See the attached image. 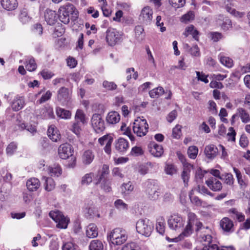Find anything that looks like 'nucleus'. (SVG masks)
<instances>
[{"label": "nucleus", "instance_id": "2", "mask_svg": "<svg viewBox=\"0 0 250 250\" xmlns=\"http://www.w3.org/2000/svg\"><path fill=\"white\" fill-rule=\"evenodd\" d=\"M145 192L149 199L156 201L158 199L159 195L156 180L148 179L145 183Z\"/></svg>", "mask_w": 250, "mask_h": 250}, {"label": "nucleus", "instance_id": "52", "mask_svg": "<svg viewBox=\"0 0 250 250\" xmlns=\"http://www.w3.org/2000/svg\"><path fill=\"white\" fill-rule=\"evenodd\" d=\"M221 63L224 66L230 68L233 66V62L231 59L225 56H221L220 58Z\"/></svg>", "mask_w": 250, "mask_h": 250}, {"label": "nucleus", "instance_id": "30", "mask_svg": "<svg viewBox=\"0 0 250 250\" xmlns=\"http://www.w3.org/2000/svg\"><path fill=\"white\" fill-rule=\"evenodd\" d=\"M48 136L52 141L57 142L61 139V135L57 128L50 126L48 129Z\"/></svg>", "mask_w": 250, "mask_h": 250}, {"label": "nucleus", "instance_id": "24", "mask_svg": "<svg viewBox=\"0 0 250 250\" xmlns=\"http://www.w3.org/2000/svg\"><path fill=\"white\" fill-rule=\"evenodd\" d=\"M40 115L42 118L45 119L53 118L54 115L53 108L49 105H45L41 109Z\"/></svg>", "mask_w": 250, "mask_h": 250}, {"label": "nucleus", "instance_id": "13", "mask_svg": "<svg viewBox=\"0 0 250 250\" xmlns=\"http://www.w3.org/2000/svg\"><path fill=\"white\" fill-rule=\"evenodd\" d=\"M188 224L195 226V231L198 233L200 230L202 232L205 231V227H203L202 223L197 218V216L195 213L190 212L188 213Z\"/></svg>", "mask_w": 250, "mask_h": 250}, {"label": "nucleus", "instance_id": "36", "mask_svg": "<svg viewBox=\"0 0 250 250\" xmlns=\"http://www.w3.org/2000/svg\"><path fill=\"white\" fill-rule=\"evenodd\" d=\"M48 173L51 176L58 177L62 174V169L58 165H54L47 168Z\"/></svg>", "mask_w": 250, "mask_h": 250}, {"label": "nucleus", "instance_id": "20", "mask_svg": "<svg viewBox=\"0 0 250 250\" xmlns=\"http://www.w3.org/2000/svg\"><path fill=\"white\" fill-rule=\"evenodd\" d=\"M58 15L55 11L47 9L44 12V19L47 23L50 25H53L57 21Z\"/></svg>", "mask_w": 250, "mask_h": 250}, {"label": "nucleus", "instance_id": "55", "mask_svg": "<svg viewBox=\"0 0 250 250\" xmlns=\"http://www.w3.org/2000/svg\"><path fill=\"white\" fill-rule=\"evenodd\" d=\"M169 2L173 7L177 9L184 6L186 0H169Z\"/></svg>", "mask_w": 250, "mask_h": 250}, {"label": "nucleus", "instance_id": "46", "mask_svg": "<svg viewBox=\"0 0 250 250\" xmlns=\"http://www.w3.org/2000/svg\"><path fill=\"white\" fill-rule=\"evenodd\" d=\"M165 171L168 175H173L176 173L177 167L173 164L166 163L165 167Z\"/></svg>", "mask_w": 250, "mask_h": 250}, {"label": "nucleus", "instance_id": "57", "mask_svg": "<svg viewBox=\"0 0 250 250\" xmlns=\"http://www.w3.org/2000/svg\"><path fill=\"white\" fill-rule=\"evenodd\" d=\"M115 207L120 210H127L128 205L121 199H118L114 202Z\"/></svg>", "mask_w": 250, "mask_h": 250}, {"label": "nucleus", "instance_id": "33", "mask_svg": "<svg viewBox=\"0 0 250 250\" xmlns=\"http://www.w3.org/2000/svg\"><path fill=\"white\" fill-rule=\"evenodd\" d=\"M86 236L90 238H95L98 236V232L97 226L94 224H89L86 230Z\"/></svg>", "mask_w": 250, "mask_h": 250}, {"label": "nucleus", "instance_id": "53", "mask_svg": "<svg viewBox=\"0 0 250 250\" xmlns=\"http://www.w3.org/2000/svg\"><path fill=\"white\" fill-rule=\"evenodd\" d=\"M68 220L63 215L60 218L57 223V227L60 229H66L67 227Z\"/></svg>", "mask_w": 250, "mask_h": 250}, {"label": "nucleus", "instance_id": "22", "mask_svg": "<svg viewBox=\"0 0 250 250\" xmlns=\"http://www.w3.org/2000/svg\"><path fill=\"white\" fill-rule=\"evenodd\" d=\"M193 166L189 163H185L183 167V170L181 173V178L184 183L185 186L188 184L190 173L192 168Z\"/></svg>", "mask_w": 250, "mask_h": 250}, {"label": "nucleus", "instance_id": "41", "mask_svg": "<svg viewBox=\"0 0 250 250\" xmlns=\"http://www.w3.org/2000/svg\"><path fill=\"white\" fill-rule=\"evenodd\" d=\"M89 248V250H103L104 245L101 241L93 240L90 242Z\"/></svg>", "mask_w": 250, "mask_h": 250}, {"label": "nucleus", "instance_id": "62", "mask_svg": "<svg viewBox=\"0 0 250 250\" xmlns=\"http://www.w3.org/2000/svg\"><path fill=\"white\" fill-rule=\"evenodd\" d=\"M26 69L29 71H34L37 67L36 63L34 59H30L25 66Z\"/></svg>", "mask_w": 250, "mask_h": 250}, {"label": "nucleus", "instance_id": "48", "mask_svg": "<svg viewBox=\"0 0 250 250\" xmlns=\"http://www.w3.org/2000/svg\"><path fill=\"white\" fill-rule=\"evenodd\" d=\"M203 250H235L232 247H219L217 245H210L208 247H204Z\"/></svg>", "mask_w": 250, "mask_h": 250}, {"label": "nucleus", "instance_id": "10", "mask_svg": "<svg viewBox=\"0 0 250 250\" xmlns=\"http://www.w3.org/2000/svg\"><path fill=\"white\" fill-rule=\"evenodd\" d=\"M73 152L72 146L68 143L61 145L58 149V155L62 159H66L70 156H72Z\"/></svg>", "mask_w": 250, "mask_h": 250}, {"label": "nucleus", "instance_id": "38", "mask_svg": "<svg viewBox=\"0 0 250 250\" xmlns=\"http://www.w3.org/2000/svg\"><path fill=\"white\" fill-rule=\"evenodd\" d=\"M134 189V186L131 182L123 183L121 186L122 194L127 195L130 194Z\"/></svg>", "mask_w": 250, "mask_h": 250}, {"label": "nucleus", "instance_id": "64", "mask_svg": "<svg viewBox=\"0 0 250 250\" xmlns=\"http://www.w3.org/2000/svg\"><path fill=\"white\" fill-rule=\"evenodd\" d=\"M121 250H138V246L134 243H129L124 245Z\"/></svg>", "mask_w": 250, "mask_h": 250}, {"label": "nucleus", "instance_id": "50", "mask_svg": "<svg viewBox=\"0 0 250 250\" xmlns=\"http://www.w3.org/2000/svg\"><path fill=\"white\" fill-rule=\"evenodd\" d=\"M198 152V148L194 146H189L188 149V156L192 159H195L196 158Z\"/></svg>", "mask_w": 250, "mask_h": 250}, {"label": "nucleus", "instance_id": "51", "mask_svg": "<svg viewBox=\"0 0 250 250\" xmlns=\"http://www.w3.org/2000/svg\"><path fill=\"white\" fill-rule=\"evenodd\" d=\"M75 121L79 122L81 124L85 123V114L82 110L78 109L75 116Z\"/></svg>", "mask_w": 250, "mask_h": 250}, {"label": "nucleus", "instance_id": "29", "mask_svg": "<svg viewBox=\"0 0 250 250\" xmlns=\"http://www.w3.org/2000/svg\"><path fill=\"white\" fill-rule=\"evenodd\" d=\"M220 226L223 230L229 232L233 227V222L229 218H223L220 221Z\"/></svg>", "mask_w": 250, "mask_h": 250}, {"label": "nucleus", "instance_id": "35", "mask_svg": "<svg viewBox=\"0 0 250 250\" xmlns=\"http://www.w3.org/2000/svg\"><path fill=\"white\" fill-rule=\"evenodd\" d=\"M194 225L187 223L182 232L179 235V239H182L185 237L189 236L194 231Z\"/></svg>", "mask_w": 250, "mask_h": 250}, {"label": "nucleus", "instance_id": "14", "mask_svg": "<svg viewBox=\"0 0 250 250\" xmlns=\"http://www.w3.org/2000/svg\"><path fill=\"white\" fill-rule=\"evenodd\" d=\"M71 99L69 90L65 87H62L58 91L57 99L62 104H66Z\"/></svg>", "mask_w": 250, "mask_h": 250}, {"label": "nucleus", "instance_id": "43", "mask_svg": "<svg viewBox=\"0 0 250 250\" xmlns=\"http://www.w3.org/2000/svg\"><path fill=\"white\" fill-rule=\"evenodd\" d=\"M19 18L23 24L27 23L30 21V18L28 16L26 9H23L21 11Z\"/></svg>", "mask_w": 250, "mask_h": 250}, {"label": "nucleus", "instance_id": "34", "mask_svg": "<svg viewBox=\"0 0 250 250\" xmlns=\"http://www.w3.org/2000/svg\"><path fill=\"white\" fill-rule=\"evenodd\" d=\"M237 113L243 123L246 124L250 122V116L245 109L238 108L237 109Z\"/></svg>", "mask_w": 250, "mask_h": 250}, {"label": "nucleus", "instance_id": "61", "mask_svg": "<svg viewBox=\"0 0 250 250\" xmlns=\"http://www.w3.org/2000/svg\"><path fill=\"white\" fill-rule=\"evenodd\" d=\"M231 21L230 19L225 18L223 20L222 23L221 24V28L227 31L231 27Z\"/></svg>", "mask_w": 250, "mask_h": 250}, {"label": "nucleus", "instance_id": "40", "mask_svg": "<svg viewBox=\"0 0 250 250\" xmlns=\"http://www.w3.org/2000/svg\"><path fill=\"white\" fill-rule=\"evenodd\" d=\"M156 229L161 234H163L165 231V221L163 217H160L157 219Z\"/></svg>", "mask_w": 250, "mask_h": 250}, {"label": "nucleus", "instance_id": "12", "mask_svg": "<svg viewBox=\"0 0 250 250\" xmlns=\"http://www.w3.org/2000/svg\"><path fill=\"white\" fill-rule=\"evenodd\" d=\"M205 231L200 230L197 234L199 236L200 241L205 243L203 244L204 247H208L214 244L211 243L212 237L211 235V230L208 227H205Z\"/></svg>", "mask_w": 250, "mask_h": 250}, {"label": "nucleus", "instance_id": "17", "mask_svg": "<svg viewBox=\"0 0 250 250\" xmlns=\"http://www.w3.org/2000/svg\"><path fill=\"white\" fill-rule=\"evenodd\" d=\"M150 153L154 157H160L164 153L162 146L157 144L154 142H152L148 145Z\"/></svg>", "mask_w": 250, "mask_h": 250}, {"label": "nucleus", "instance_id": "15", "mask_svg": "<svg viewBox=\"0 0 250 250\" xmlns=\"http://www.w3.org/2000/svg\"><path fill=\"white\" fill-rule=\"evenodd\" d=\"M83 212L87 218H93L94 217H100L98 209L92 204L85 205L83 208Z\"/></svg>", "mask_w": 250, "mask_h": 250}, {"label": "nucleus", "instance_id": "4", "mask_svg": "<svg viewBox=\"0 0 250 250\" xmlns=\"http://www.w3.org/2000/svg\"><path fill=\"white\" fill-rule=\"evenodd\" d=\"M137 231L145 236H149L153 230L151 222L148 219H140L136 223Z\"/></svg>", "mask_w": 250, "mask_h": 250}, {"label": "nucleus", "instance_id": "54", "mask_svg": "<svg viewBox=\"0 0 250 250\" xmlns=\"http://www.w3.org/2000/svg\"><path fill=\"white\" fill-rule=\"evenodd\" d=\"M101 188L105 192H110L112 190L111 187V182L108 179H104L102 181Z\"/></svg>", "mask_w": 250, "mask_h": 250}, {"label": "nucleus", "instance_id": "26", "mask_svg": "<svg viewBox=\"0 0 250 250\" xmlns=\"http://www.w3.org/2000/svg\"><path fill=\"white\" fill-rule=\"evenodd\" d=\"M40 186V181L36 178H31L26 182V187L30 191H36Z\"/></svg>", "mask_w": 250, "mask_h": 250}, {"label": "nucleus", "instance_id": "60", "mask_svg": "<svg viewBox=\"0 0 250 250\" xmlns=\"http://www.w3.org/2000/svg\"><path fill=\"white\" fill-rule=\"evenodd\" d=\"M51 96L52 93L49 90H48L44 94L42 95L41 98L39 100L37 101V103L39 104L43 103L49 100L51 98Z\"/></svg>", "mask_w": 250, "mask_h": 250}, {"label": "nucleus", "instance_id": "8", "mask_svg": "<svg viewBox=\"0 0 250 250\" xmlns=\"http://www.w3.org/2000/svg\"><path fill=\"white\" fill-rule=\"evenodd\" d=\"M185 221L178 214L171 215L167 221L169 228L173 230H178L183 227Z\"/></svg>", "mask_w": 250, "mask_h": 250}, {"label": "nucleus", "instance_id": "3", "mask_svg": "<svg viewBox=\"0 0 250 250\" xmlns=\"http://www.w3.org/2000/svg\"><path fill=\"white\" fill-rule=\"evenodd\" d=\"M148 127V125L146 119L138 117L134 122L132 129L134 133L137 136L141 137L146 134Z\"/></svg>", "mask_w": 250, "mask_h": 250}, {"label": "nucleus", "instance_id": "19", "mask_svg": "<svg viewBox=\"0 0 250 250\" xmlns=\"http://www.w3.org/2000/svg\"><path fill=\"white\" fill-rule=\"evenodd\" d=\"M208 187L213 191H219L222 188V183L216 178L211 177L205 182Z\"/></svg>", "mask_w": 250, "mask_h": 250}, {"label": "nucleus", "instance_id": "37", "mask_svg": "<svg viewBox=\"0 0 250 250\" xmlns=\"http://www.w3.org/2000/svg\"><path fill=\"white\" fill-rule=\"evenodd\" d=\"M56 114L59 117L65 120L69 119L71 117V113L70 111L61 107L57 108Z\"/></svg>", "mask_w": 250, "mask_h": 250}, {"label": "nucleus", "instance_id": "6", "mask_svg": "<svg viewBox=\"0 0 250 250\" xmlns=\"http://www.w3.org/2000/svg\"><path fill=\"white\" fill-rule=\"evenodd\" d=\"M91 125L94 131L99 133L105 129L104 122L99 114H94L91 119Z\"/></svg>", "mask_w": 250, "mask_h": 250}, {"label": "nucleus", "instance_id": "9", "mask_svg": "<svg viewBox=\"0 0 250 250\" xmlns=\"http://www.w3.org/2000/svg\"><path fill=\"white\" fill-rule=\"evenodd\" d=\"M153 18V10L150 7H144L141 11L139 19L141 22L146 25L149 24Z\"/></svg>", "mask_w": 250, "mask_h": 250}, {"label": "nucleus", "instance_id": "25", "mask_svg": "<svg viewBox=\"0 0 250 250\" xmlns=\"http://www.w3.org/2000/svg\"><path fill=\"white\" fill-rule=\"evenodd\" d=\"M0 2L2 7L8 11L15 10L18 5L17 0H1Z\"/></svg>", "mask_w": 250, "mask_h": 250}, {"label": "nucleus", "instance_id": "1", "mask_svg": "<svg viewBox=\"0 0 250 250\" xmlns=\"http://www.w3.org/2000/svg\"><path fill=\"white\" fill-rule=\"evenodd\" d=\"M107 238L113 245H121L126 241L127 234L125 230L122 228H116L110 232Z\"/></svg>", "mask_w": 250, "mask_h": 250}, {"label": "nucleus", "instance_id": "5", "mask_svg": "<svg viewBox=\"0 0 250 250\" xmlns=\"http://www.w3.org/2000/svg\"><path fill=\"white\" fill-rule=\"evenodd\" d=\"M73 4L71 3H67L66 4L61 6L59 9L58 18L61 22L64 24H67L70 21V13L71 10H72Z\"/></svg>", "mask_w": 250, "mask_h": 250}, {"label": "nucleus", "instance_id": "7", "mask_svg": "<svg viewBox=\"0 0 250 250\" xmlns=\"http://www.w3.org/2000/svg\"><path fill=\"white\" fill-rule=\"evenodd\" d=\"M121 36L119 32L114 28H108L106 31V42L110 46H113L120 42Z\"/></svg>", "mask_w": 250, "mask_h": 250}, {"label": "nucleus", "instance_id": "59", "mask_svg": "<svg viewBox=\"0 0 250 250\" xmlns=\"http://www.w3.org/2000/svg\"><path fill=\"white\" fill-rule=\"evenodd\" d=\"M103 86L108 90H113L117 88V85L113 82L104 81L103 82Z\"/></svg>", "mask_w": 250, "mask_h": 250}, {"label": "nucleus", "instance_id": "23", "mask_svg": "<svg viewBox=\"0 0 250 250\" xmlns=\"http://www.w3.org/2000/svg\"><path fill=\"white\" fill-rule=\"evenodd\" d=\"M204 153L207 158L213 159L217 156L218 150L215 145L211 144L205 147Z\"/></svg>", "mask_w": 250, "mask_h": 250}, {"label": "nucleus", "instance_id": "56", "mask_svg": "<svg viewBox=\"0 0 250 250\" xmlns=\"http://www.w3.org/2000/svg\"><path fill=\"white\" fill-rule=\"evenodd\" d=\"M49 216L56 223L63 215L62 212L59 210H52L49 212Z\"/></svg>", "mask_w": 250, "mask_h": 250}, {"label": "nucleus", "instance_id": "11", "mask_svg": "<svg viewBox=\"0 0 250 250\" xmlns=\"http://www.w3.org/2000/svg\"><path fill=\"white\" fill-rule=\"evenodd\" d=\"M98 143L101 146L105 145L104 148V152L108 155L111 153V145L113 138L110 134H106L98 139Z\"/></svg>", "mask_w": 250, "mask_h": 250}, {"label": "nucleus", "instance_id": "47", "mask_svg": "<svg viewBox=\"0 0 250 250\" xmlns=\"http://www.w3.org/2000/svg\"><path fill=\"white\" fill-rule=\"evenodd\" d=\"M94 173L90 172L85 174L82 178L81 184L83 185H88L92 181Z\"/></svg>", "mask_w": 250, "mask_h": 250}, {"label": "nucleus", "instance_id": "42", "mask_svg": "<svg viewBox=\"0 0 250 250\" xmlns=\"http://www.w3.org/2000/svg\"><path fill=\"white\" fill-rule=\"evenodd\" d=\"M164 93L163 87L159 86L150 90L149 92V96L152 98H157L161 96Z\"/></svg>", "mask_w": 250, "mask_h": 250}, {"label": "nucleus", "instance_id": "44", "mask_svg": "<svg viewBox=\"0 0 250 250\" xmlns=\"http://www.w3.org/2000/svg\"><path fill=\"white\" fill-rule=\"evenodd\" d=\"M45 180V189L47 191H51L55 186V184L52 178L49 177H43Z\"/></svg>", "mask_w": 250, "mask_h": 250}, {"label": "nucleus", "instance_id": "63", "mask_svg": "<svg viewBox=\"0 0 250 250\" xmlns=\"http://www.w3.org/2000/svg\"><path fill=\"white\" fill-rule=\"evenodd\" d=\"M49 247L50 250H58L59 244L58 239H52L50 242Z\"/></svg>", "mask_w": 250, "mask_h": 250}, {"label": "nucleus", "instance_id": "32", "mask_svg": "<svg viewBox=\"0 0 250 250\" xmlns=\"http://www.w3.org/2000/svg\"><path fill=\"white\" fill-rule=\"evenodd\" d=\"M183 35L185 37H187L189 35H191L193 38L195 40L198 41L199 39L198 35L199 32L194 28L193 25H190L186 28Z\"/></svg>", "mask_w": 250, "mask_h": 250}, {"label": "nucleus", "instance_id": "21", "mask_svg": "<svg viewBox=\"0 0 250 250\" xmlns=\"http://www.w3.org/2000/svg\"><path fill=\"white\" fill-rule=\"evenodd\" d=\"M115 147L119 152L124 153L128 149L129 144L125 139L119 138L115 141Z\"/></svg>", "mask_w": 250, "mask_h": 250}, {"label": "nucleus", "instance_id": "31", "mask_svg": "<svg viewBox=\"0 0 250 250\" xmlns=\"http://www.w3.org/2000/svg\"><path fill=\"white\" fill-rule=\"evenodd\" d=\"M94 157V153L90 150H87L82 155V162L83 164L88 165L92 162Z\"/></svg>", "mask_w": 250, "mask_h": 250}, {"label": "nucleus", "instance_id": "39", "mask_svg": "<svg viewBox=\"0 0 250 250\" xmlns=\"http://www.w3.org/2000/svg\"><path fill=\"white\" fill-rule=\"evenodd\" d=\"M83 124H81L79 122H74L72 123L69 129L75 133L78 137H80V132L82 130V126Z\"/></svg>", "mask_w": 250, "mask_h": 250}, {"label": "nucleus", "instance_id": "18", "mask_svg": "<svg viewBox=\"0 0 250 250\" xmlns=\"http://www.w3.org/2000/svg\"><path fill=\"white\" fill-rule=\"evenodd\" d=\"M109 172V167L107 165H104L103 166L101 170L98 171V175L94 179L95 184L96 185L101 183L102 181L107 179V176Z\"/></svg>", "mask_w": 250, "mask_h": 250}, {"label": "nucleus", "instance_id": "49", "mask_svg": "<svg viewBox=\"0 0 250 250\" xmlns=\"http://www.w3.org/2000/svg\"><path fill=\"white\" fill-rule=\"evenodd\" d=\"M151 167L152 164L150 162L141 165L138 167V172L140 174L145 175L148 172L149 168Z\"/></svg>", "mask_w": 250, "mask_h": 250}, {"label": "nucleus", "instance_id": "58", "mask_svg": "<svg viewBox=\"0 0 250 250\" xmlns=\"http://www.w3.org/2000/svg\"><path fill=\"white\" fill-rule=\"evenodd\" d=\"M182 127L179 125H177L172 129V137L175 139H179L181 136Z\"/></svg>", "mask_w": 250, "mask_h": 250}, {"label": "nucleus", "instance_id": "27", "mask_svg": "<svg viewBox=\"0 0 250 250\" xmlns=\"http://www.w3.org/2000/svg\"><path fill=\"white\" fill-rule=\"evenodd\" d=\"M120 120V115L116 111L109 112L106 117V121L109 124H116Z\"/></svg>", "mask_w": 250, "mask_h": 250}, {"label": "nucleus", "instance_id": "28", "mask_svg": "<svg viewBox=\"0 0 250 250\" xmlns=\"http://www.w3.org/2000/svg\"><path fill=\"white\" fill-rule=\"evenodd\" d=\"M24 105V98L22 96H17L14 100L12 104L13 110L17 111L21 110Z\"/></svg>", "mask_w": 250, "mask_h": 250}, {"label": "nucleus", "instance_id": "45", "mask_svg": "<svg viewBox=\"0 0 250 250\" xmlns=\"http://www.w3.org/2000/svg\"><path fill=\"white\" fill-rule=\"evenodd\" d=\"M121 130L124 131V133L127 135L131 141L135 140V137L131 133V129L129 127H126L125 123H122V125L121 126Z\"/></svg>", "mask_w": 250, "mask_h": 250}, {"label": "nucleus", "instance_id": "16", "mask_svg": "<svg viewBox=\"0 0 250 250\" xmlns=\"http://www.w3.org/2000/svg\"><path fill=\"white\" fill-rule=\"evenodd\" d=\"M224 6L227 11L235 17L241 18L244 16V13L237 11L234 7V1L233 0H223Z\"/></svg>", "mask_w": 250, "mask_h": 250}]
</instances>
